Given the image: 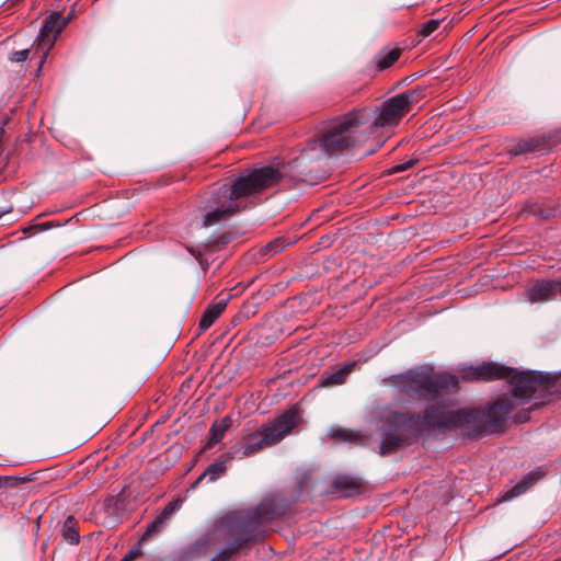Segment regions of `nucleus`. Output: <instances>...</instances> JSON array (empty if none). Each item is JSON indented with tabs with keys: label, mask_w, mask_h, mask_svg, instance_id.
<instances>
[{
	"label": "nucleus",
	"mask_w": 561,
	"mask_h": 561,
	"mask_svg": "<svg viewBox=\"0 0 561 561\" xmlns=\"http://www.w3.org/2000/svg\"><path fill=\"white\" fill-rule=\"evenodd\" d=\"M73 219L78 220L77 217L75 216V217H71L70 219H68V220H66L64 222L55 221V220L46 221V222H41V228L43 229V231L49 230L51 228H59L61 226H65V225L71 222Z\"/></svg>",
	"instance_id": "30"
},
{
	"label": "nucleus",
	"mask_w": 561,
	"mask_h": 561,
	"mask_svg": "<svg viewBox=\"0 0 561 561\" xmlns=\"http://www.w3.org/2000/svg\"><path fill=\"white\" fill-rule=\"evenodd\" d=\"M53 214H55V210H47V211H45V213L39 214V215L37 216V218H42V217H44V216H48V215H53Z\"/></svg>",
	"instance_id": "34"
},
{
	"label": "nucleus",
	"mask_w": 561,
	"mask_h": 561,
	"mask_svg": "<svg viewBox=\"0 0 561 561\" xmlns=\"http://www.w3.org/2000/svg\"><path fill=\"white\" fill-rule=\"evenodd\" d=\"M330 435L333 439L350 443L357 442L360 437L358 432L346 428L332 430Z\"/></svg>",
	"instance_id": "24"
},
{
	"label": "nucleus",
	"mask_w": 561,
	"mask_h": 561,
	"mask_svg": "<svg viewBox=\"0 0 561 561\" xmlns=\"http://www.w3.org/2000/svg\"><path fill=\"white\" fill-rule=\"evenodd\" d=\"M333 489L341 496L347 497L359 493L360 483L352 477L341 476L333 481Z\"/></svg>",
	"instance_id": "16"
},
{
	"label": "nucleus",
	"mask_w": 561,
	"mask_h": 561,
	"mask_svg": "<svg viewBox=\"0 0 561 561\" xmlns=\"http://www.w3.org/2000/svg\"><path fill=\"white\" fill-rule=\"evenodd\" d=\"M30 54L31 49L15 50L11 54L10 60L13 62H23L28 58Z\"/></svg>",
	"instance_id": "29"
},
{
	"label": "nucleus",
	"mask_w": 561,
	"mask_h": 561,
	"mask_svg": "<svg viewBox=\"0 0 561 561\" xmlns=\"http://www.w3.org/2000/svg\"><path fill=\"white\" fill-rule=\"evenodd\" d=\"M232 425V419L229 415L224 416L220 420L215 421L208 432V440L205 445V449L213 448L218 444L226 435L227 431Z\"/></svg>",
	"instance_id": "15"
},
{
	"label": "nucleus",
	"mask_w": 561,
	"mask_h": 561,
	"mask_svg": "<svg viewBox=\"0 0 561 561\" xmlns=\"http://www.w3.org/2000/svg\"><path fill=\"white\" fill-rule=\"evenodd\" d=\"M290 242L285 238H276L261 248L262 255L274 256L282 252Z\"/></svg>",
	"instance_id": "22"
},
{
	"label": "nucleus",
	"mask_w": 561,
	"mask_h": 561,
	"mask_svg": "<svg viewBox=\"0 0 561 561\" xmlns=\"http://www.w3.org/2000/svg\"><path fill=\"white\" fill-rule=\"evenodd\" d=\"M524 298L529 304H543L561 296V277L538 278L524 290Z\"/></svg>",
	"instance_id": "7"
},
{
	"label": "nucleus",
	"mask_w": 561,
	"mask_h": 561,
	"mask_svg": "<svg viewBox=\"0 0 561 561\" xmlns=\"http://www.w3.org/2000/svg\"><path fill=\"white\" fill-rule=\"evenodd\" d=\"M232 459L233 453L228 451L221 454L215 462H213L205 469V471L198 477L194 485L198 484L204 479H207L209 482H215L216 480L225 476L228 469V463H230Z\"/></svg>",
	"instance_id": "11"
},
{
	"label": "nucleus",
	"mask_w": 561,
	"mask_h": 561,
	"mask_svg": "<svg viewBox=\"0 0 561 561\" xmlns=\"http://www.w3.org/2000/svg\"><path fill=\"white\" fill-rule=\"evenodd\" d=\"M393 381L403 394L432 404L419 412L392 410L382 415L380 422L388 430L382 433L380 456H389L403 447L414 445L424 433L431 431L460 428L470 437L489 433L482 410L461 408L447 411L444 408L451 405L450 400H445L442 407L434 404L440 398L458 392L457 376L423 367L393 376Z\"/></svg>",
	"instance_id": "2"
},
{
	"label": "nucleus",
	"mask_w": 561,
	"mask_h": 561,
	"mask_svg": "<svg viewBox=\"0 0 561 561\" xmlns=\"http://www.w3.org/2000/svg\"><path fill=\"white\" fill-rule=\"evenodd\" d=\"M554 145L556 141L551 135L519 139L508 149V153L511 156H520L526 153L545 152L550 150Z\"/></svg>",
	"instance_id": "10"
},
{
	"label": "nucleus",
	"mask_w": 561,
	"mask_h": 561,
	"mask_svg": "<svg viewBox=\"0 0 561 561\" xmlns=\"http://www.w3.org/2000/svg\"><path fill=\"white\" fill-rule=\"evenodd\" d=\"M282 492H273L253 507L231 512L201 535L188 548L194 557L213 551L226 541L225 548L239 547L237 554L264 540L266 526L286 514L291 503Z\"/></svg>",
	"instance_id": "3"
},
{
	"label": "nucleus",
	"mask_w": 561,
	"mask_h": 561,
	"mask_svg": "<svg viewBox=\"0 0 561 561\" xmlns=\"http://www.w3.org/2000/svg\"><path fill=\"white\" fill-rule=\"evenodd\" d=\"M537 409H538V408H534V404H533L530 408H528V409H524V410H522V411L517 412V413L514 415L513 421H514L515 423H518V424H520V423H525V422H527V421H529V420H530V412H531V411H534V410H537Z\"/></svg>",
	"instance_id": "28"
},
{
	"label": "nucleus",
	"mask_w": 561,
	"mask_h": 561,
	"mask_svg": "<svg viewBox=\"0 0 561 561\" xmlns=\"http://www.w3.org/2000/svg\"><path fill=\"white\" fill-rule=\"evenodd\" d=\"M239 547L230 546L229 548H222L210 561H229L237 554Z\"/></svg>",
	"instance_id": "27"
},
{
	"label": "nucleus",
	"mask_w": 561,
	"mask_h": 561,
	"mask_svg": "<svg viewBox=\"0 0 561 561\" xmlns=\"http://www.w3.org/2000/svg\"><path fill=\"white\" fill-rule=\"evenodd\" d=\"M300 422L296 410H288L273 422L263 425L260 430L244 434L239 446L233 448V455L241 453L250 457L265 447L272 446L289 434Z\"/></svg>",
	"instance_id": "5"
},
{
	"label": "nucleus",
	"mask_w": 561,
	"mask_h": 561,
	"mask_svg": "<svg viewBox=\"0 0 561 561\" xmlns=\"http://www.w3.org/2000/svg\"><path fill=\"white\" fill-rule=\"evenodd\" d=\"M414 161L413 160H410L405 163H400V164H397L392 168V172L393 173H398V172H402V171H405L410 168H412L414 165Z\"/></svg>",
	"instance_id": "32"
},
{
	"label": "nucleus",
	"mask_w": 561,
	"mask_h": 561,
	"mask_svg": "<svg viewBox=\"0 0 561 561\" xmlns=\"http://www.w3.org/2000/svg\"><path fill=\"white\" fill-rule=\"evenodd\" d=\"M366 108H356L328 122L317 137L309 139L301 154L282 165L250 168L230 180L229 184L210 187L204 209L203 226L210 227L256 206V196L276 186L285 178L299 181L306 172L290 174L305 160L319 159L321 154H337L366 140L360 127L369 122Z\"/></svg>",
	"instance_id": "1"
},
{
	"label": "nucleus",
	"mask_w": 561,
	"mask_h": 561,
	"mask_svg": "<svg viewBox=\"0 0 561 561\" xmlns=\"http://www.w3.org/2000/svg\"><path fill=\"white\" fill-rule=\"evenodd\" d=\"M522 216L533 215L539 218H548L551 215V211L548 209H545L541 204L537 202H531L525 204L520 211Z\"/></svg>",
	"instance_id": "23"
},
{
	"label": "nucleus",
	"mask_w": 561,
	"mask_h": 561,
	"mask_svg": "<svg viewBox=\"0 0 561 561\" xmlns=\"http://www.w3.org/2000/svg\"><path fill=\"white\" fill-rule=\"evenodd\" d=\"M140 551L138 549H131L130 551H128L125 557L129 560V561H133L134 559L140 557Z\"/></svg>",
	"instance_id": "33"
},
{
	"label": "nucleus",
	"mask_w": 561,
	"mask_h": 561,
	"mask_svg": "<svg viewBox=\"0 0 561 561\" xmlns=\"http://www.w3.org/2000/svg\"><path fill=\"white\" fill-rule=\"evenodd\" d=\"M14 210V204L10 201V196L7 193L0 194V219Z\"/></svg>",
	"instance_id": "25"
},
{
	"label": "nucleus",
	"mask_w": 561,
	"mask_h": 561,
	"mask_svg": "<svg viewBox=\"0 0 561 561\" xmlns=\"http://www.w3.org/2000/svg\"><path fill=\"white\" fill-rule=\"evenodd\" d=\"M402 50L398 47L380 50L374 59L377 71L390 68L400 58Z\"/></svg>",
	"instance_id": "17"
},
{
	"label": "nucleus",
	"mask_w": 561,
	"mask_h": 561,
	"mask_svg": "<svg viewBox=\"0 0 561 561\" xmlns=\"http://www.w3.org/2000/svg\"><path fill=\"white\" fill-rule=\"evenodd\" d=\"M71 16L64 18L59 12L50 13L43 22L39 34L36 37L33 50L41 57V66L44 64L48 51L54 47L60 32L69 23Z\"/></svg>",
	"instance_id": "6"
},
{
	"label": "nucleus",
	"mask_w": 561,
	"mask_h": 561,
	"mask_svg": "<svg viewBox=\"0 0 561 561\" xmlns=\"http://www.w3.org/2000/svg\"><path fill=\"white\" fill-rule=\"evenodd\" d=\"M180 503L179 502H170L168 503L162 512L156 516V518L147 526L146 531L140 538V541H147L152 536L158 534L162 530V528L165 526L172 514L179 510Z\"/></svg>",
	"instance_id": "12"
},
{
	"label": "nucleus",
	"mask_w": 561,
	"mask_h": 561,
	"mask_svg": "<svg viewBox=\"0 0 561 561\" xmlns=\"http://www.w3.org/2000/svg\"><path fill=\"white\" fill-rule=\"evenodd\" d=\"M124 508V501L118 496H107L103 501V511L111 523H116Z\"/></svg>",
	"instance_id": "20"
},
{
	"label": "nucleus",
	"mask_w": 561,
	"mask_h": 561,
	"mask_svg": "<svg viewBox=\"0 0 561 561\" xmlns=\"http://www.w3.org/2000/svg\"><path fill=\"white\" fill-rule=\"evenodd\" d=\"M440 25V20L432 19L424 22L421 26L420 34L423 37L432 35Z\"/></svg>",
	"instance_id": "26"
},
{
	"label": "nucleus",
	"mask_w": 561,
	"mask_h": 561,
	"mask_svg": "<svg viewBox=\"0 0 561 561\" xmlns=\"http://www.w3.org/2000/svg\"><path fill=\"white\" fill-rule=\"evenodd\" d=\"M461 379L467 381L507 380L511 394L520 403L535 400L534 408L561 399V375L538 370H518L495 362H483L461 371Z\"/></svg>",
	"instance_id": "4"
},
{
	"label": "nucleus",
	"mask_w": 561,
	"mask_h": 561,
	"mask_svg": "<svg viewBox=\"0 0 561 561\" xmlns=\"http://www.w3.org/2000/svg\"><path fill=\"white\" fill-rule=\"evenodd\" d=\"M21 231L23 234L33 236L38 232H43V229L41 228V224L33 222L30 224L28 226L23 227Z\"/></svg>",
	"instance_id": "31"
},
{
	"label": "nucleus",
	"mask_w": 561,
	"mask_h": 561,
	"mask_svg": "<svg viewBox=\"0 0 561 561\" xmlns=\"http://www.w3.org/2000/svg\"><path fill=\"white\" fill-rule=\"evenodd\" d=\"M61 536L69 545H78L80 542V534L78 527V520L75 516L69 515L60 529Z\"/></svg>",
	"instance_id": "19"
},
{
	"label": "nucleus",
	"mask_w": 561,
	"mask_h": 561,
	"mask_svg": "<svg viewBox=\"0 0 561 561\" xmlns=\"http://www.w3.org/2000/svg\"><path fill=\"white\" fill-rule=\"evenodd\" d=\"M425 91H426V88L419 85L413 89L403 91L397 95L402 101V103L408 108V111L410 112L414 104H417L421 100H423L425 98Z\"/></svg>",
	"instance_id": "21"
},
{
	"label": "nucleus",
	"mask_w": 561,
	"mask_h": 561,
	"mask_svg": "<svg viewBox=\"0 0 561 561\" xmlns=\"http://www.w3.org/2000/svg\"><path fill=\"white\" fill-rule=\"evenodd\" d=\"M355 363H347L343 367H336L333 371H324L319 379L320 387L342 385L346 376L354 369Z\"/></svg>",
	"instance_id": "14"
},
{
	"label": "nucleus",
	"mask_w": 561,
	"mask_h": 561,
	"mask_svg": "<svg viewBox=\"0 0 561 561\" xmlns=\"http://www.w3.org/2000/svg\"><path fill=\"white\" fill-rule=\"evenodd\" d=\"M514 404L508 398H501L488 405L483 411L489 433L503 432L507 415L513 410Z\"/></svg>",
	"instance_id": "9"
},
{
	"label": "nucleus",
	"mask_w": 561,
	"mask_h": 561,
	"mask_svg": "<svg viewBox=\"0 0 561 561\" xmlns=\"http://www.w3.org/2000/svg\"><path fill=\"white\" fill-rule=\"evenodd\" d=\"M553 561H561V558H560V559H556V560H553Z\"/></svg>",
	"instance_id": "35"
},
{
	"label": "nucleus",
	"mask_w": 561,
	"mask_h": 561,
	"mask_svg": "<svg viewBox=\"0 0 561 561\" xmlns=\"http://www.w3.org/2000/svg\"><path fill=\"white\" fill-rule=\"evenodd\" d=\"M228 300V298H225L208 305V307L203 312L198 323V329L201 332L208 330L215 323V321L226 310Z\"/></svg>",
	"instance_id": "13"
},
{
	"label": "nucleus",
	"mask_w": 561,
	"mask_h": 561,
	"mask_svg": "<svg viewBox=\"0 0 561 561\" xmlns=\"http://www.w3.org/2000/svg\"><path fill=\"white\" fill-rule=\"evenodd\" d=\"M408 113V108L396 94L381 104L370 128L397 126Z\"/></svg>",
	"instance_id": "8"
},
{
	"label": "nucleus",
	"mask_w": 561,
	"mask_h": 561,
	"mask_svg": "<svg viewBox=\"0 0 561 561\" xmlns=\"http://www.w3.org/2000/svg\"><path fill=\"white\" fill-rule=\"evenodd\" d=\"M540 476L537 472H529L527 473L520 482L515 484L511 490H508L504 495V501H510L516 496H519L520 494L525 493L531 485H534L538 480Z\"/></svg>",
	"instance_id": "18"
}]
</instances>
